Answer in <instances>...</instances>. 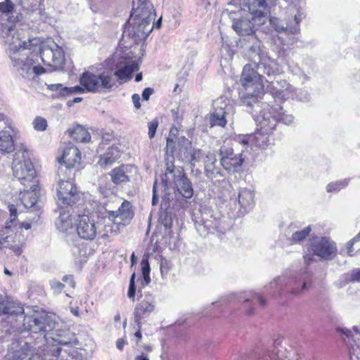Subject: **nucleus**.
I'll return each mask as SVG.
<instances>
[{
    "label": "nucleus",
    "mask_w": 360,
    "mask_h": 360,
    "mask_svg": "<svg viewBox=\"0 0 360 360\" xmlns=\"http://www.w3.org/2000/svg\"><path fill=\"white\" fill-rule=\"evenodd\" d=\"M260 65H262L264 68V73L266 74L268 76L275 75L279 74L281 72L279 65L269 56L265 61L260 62L259 66Z\"/></svg>",
    "instance_id": "nucleus-34"
},
{
    "label": "nucleus",
    "mask_w": 360,
    "mask_h": 360,
    "mask_svg": "<svg viewBox=\"0 0 360 360\" xmlns=\"http://www.w3.org/2000/svg\"><path fill=\"white\" fill-rule=\"evenodd\" d=\"M252 45L248 48L247 55L249 60L253 62L255 67L259 68L261 61H265L268 58L266 53L261 49V42L257 39L256 36L250 37Z\"/></svg>",
    "instance_id": "nucleus-19"
},
{
    "label": "nucleus",
    "mask_w": 360,
    "mask_h": 360,
    "mask_svg": "<svg viewBox=\"0 0 360 360\" xmlns=\"http://www.w3.org/2000/svg\"><path fill=\"white\" fill-rule=\"evenodd\" d=\"M10 239H11V236L6 234L5 231L0 233V248L1 247L8 248L11 241Z\"/></svg>",
    "instance_id": "nucleus-57"
},
{
    "label": "nucleus",
    "mask_w": 360,
    "mask_h": 360,
    "mask_svg": "<svg viewBox=\"0 0 360 360\" xmlns=\"http://www.w3.org/2000/svg\"><path fill=\"white\" fill-rule=\"evenodd\" d=\"M139 69V62L134 60H125L124 61L119 62L116 65V70L114 75L121 80L129 79L131 78L132 72L138 70Z\"/></svg>",
    "instance_id": "nucleus-20"
},
{
    "label": "nucleus",
    "mask_w": 360,
    "mask_h": 360,
    "mask_svg": "<svg viewBox=\"0 0 360 360\" xmlns=\"http://www.w3.org/2000/svg\"><path fill=\"white\" fill-rule=\"evenodd\" d=\"M205 169L208 178L222 176L219 167L217 165V158L214 152L209 151L204 158Z\"/></svg>",
    "instance_id": "nucleus-25"
},
{
    "label": "nucleus",
    "mask_w": 360,
    "mask_h": 360,
    "mask_svg": "<svg viewBox=\"0 0 360 360\" xmlns=\"http://www.w3.org/2000/svg\"><path fill=\"white\" fill-rule=\"evenodd\" d=\"M120 226H118V229L116 228L114 221L112 222V224H105L104 226V233H102V232L101 231V237L103 239L108 238L110 236V233L117 234V233L120 232Z\"/></svg>",
    "instance_id": "nucleus-47"
},
{
    "label": "nucleus",
    "mask_w": 360,
    "mask_h": 360,
    "mask_svg": "<svg viewBox=\"0 0 360 360\" xmlns=\"http://www.w3.org/2000/svg\"><path fill=\"white\" fill-rule=\"evenodd\" d=\"M79 82L86 91L91 93L106 91L111 89L116 84L115 79L110 72H103L96 75L86 71L81 75Z\"/></svg>",
    "instance_id": "nucleus-5"
},
{
    "label": "nucleus",
    "mask_w": 360,
    "mask_h": 360,
    "mask_svg": "<svg viewBox=\"0 0 360 360\" xmlns=\"http://www.w3.org/2000/svg\"><path fill=\"white\" fill-rule=\"evenodd\" d=\"M165 187L174 184L178 193L170 194L165 193L162 198L161 206L165 209L175 208L178 207V198H191L193 195L192 184L181 169L175 168L172 162L167 163L166 171L162 178Z\"/></svg>",
    "instance_id": "nucleus-2"
},
{
    "label": "nucleus",
    "mask_w": 360,
    "mask_h": 360,
    "mask_svg": "<svg viewBox=\"0 0 360 360\" xmlns=\"http://www.w3.org/2000/svg\"><path fill=\"white\" fill-rule=\"evenodd\" d=\"M13 176L24 186L34 188L38 184L37 172L31 161L29 151L20 150L14 155L12 165Z\"/></svg>",
    "instance_id": "nucleus-3"
},
{
    "label": "nucleus",
    "mask_w": 360,
    "mask_h": 360,
    "mask_svg": "<svg viewBox=\"0 0 360 360\" xmlns=\"http://www.w3.org/2000/svg\"><path fill=\"white\" fill-rule=\"evenodd\" d=\"M177 146L180 154L184 155L192 148L191 142L185 136L177 139Z\"/></svg>",
    "instance_id": "nucleus-43"
},
{
    "label": "nucleus",
    "mask_w": 360,
    "mask_h": 360,
    "mask_svg": "<svg viewBox=\"0 0 360 360\" xmlns=\"http://www.w3.org/2000/svg\"><path fill=\"white\" fill-rule=\"evenodd\" d=\"M270 88L276 96L282 99L292 98L295 94L294 88L285 80L271 82Z\"/></svg>",
    "instance_id": "nucleus-22"
},
{
    "label": "nucleus",
    "mask_w": 360,
    "mask_h": 360,
    "mask_svg": "<svg viewBox=\"0 0 360 360\" xmlns=\"http://www.w3.org/2000/svg\"><path fill=\"white\" fill-rule=\"evenodd\" d=\"M141 271L143 278V281L146 285L150 282V267L148 259L143 258L141 262Z\"/></svg>",
    "instance_id": "nucleus-45"
},
{
    "label": "nucleus",
    "mask_w": 360,
    "mask_h": 360,
    "mask_svg": "<svg viewBox=\"0 0 360 360\" xmlns=\"http://www.w3.org/2000/svg\"><path fill=\"white\" fill-rule=\"evenodd\" d=\"M45 72V69L43 67L39 65H34L33 72L35 75H41Z\"/></svg>",
    "instance_id": "nucleus-64"
},
{
    "label": "nucleus",
    "mask_w": 360,
    "mask_h": 360,
    "mask_svg": "<svg viewBox=\"0 0 360 360\" xmlns=\"http://www.w3.org/2000/svg\"><path fill=\"white\" fill-rule=\"evenodd\" d=\"M121 156L120 151L117 146H111L108 148L106 152L101 156L98 164L103 168L112 165Z\"/></svg>",
    "instance_id": "nucleus-27"
},
{
    "label": "nucleus",
    "mask_w": 360,
    "mask_h": 360,
    "mask_svg": "<svg viewBox=\"0 0 360 360\" xmlns=\"http://www.w3.org/2000/svg\"><path fill=\"white\" fill-rule=\"evenodd\" d=\"M55 322L46 314L34 313L30 316H25L23 319V326L25 329L32 333H41L43 338L46 336V332L54 328Z\"/></svg>",
    "instance_id": "nucleus-11"
},
{
    "label": "nucleus",
    "mask_w": 360,
    "mask_h": 360,
    "mask_svg": "<svg viewBox=\"0 0 360 360\" xmlns=\"http://www.w3.org/2000/svg\"><path fill=\"white\" fill-rule=\"evenodd\" d=\"M14 150V144L11 135L8 131L0 132V150L3 153H11Z\"/></svg>",
    "instance_id": "nucleus-33"
},
{
    "label": "nucleus",
    "mask_w": 360,
    "mask_h": 360,
    "mask_svg": "<svg viewBox=\"0 0 360 360\" xmlns=\"http://www.w3.org/2000/svg\"><path fill=\"white\" fill-rule=\"evenodd\" d=\"M50 285L56 293H60L65 287L63 283L56 279L50 281Z\"/></svg>",
    "instance_id": "nucleus-56"
},
{
    "label": "nucleus",
    "mask_w": 360,
    "mask_h": 360,
    "mask_svg": "<svg viewBox=\"0 0 360 360\" xmlns=\"http://www.w3.org/2000/svg\"><path fill=\"white\" fill-rule=\"evenodd\" d=\"M139 6L137 8H133L129 21L132 20L134 15H136L137 12H155L153 4L148 0H138Z\"/></svg>",
    "instance_id": "nucleus-35"
},
{
    "label": "nucleus",
    "mask_w": 360,
    "mask_h": 360,
    "mask_svg": "<svg viewBox=\"0 0 360 360\" xmlns=\"http://www.w3.org/2000/svg\"><path fill=\"white\" fill-rule=\"evenodd\" d=\"M37 187V186L31 188L30 186H25L23 191H20V199L25 207H32L36 204L38 199Z\"/></svg>",
    "instance_id": "nucleus-29"
},
{
    "label": "nucleus",
    "mask_w": 360,
    "mask_h": 360,
    "mask_svg": "<svg viewBox=\"0 0 360 360\" xmlns=\"http://www.w3.org/2000/svg\"><path fill=\"white\" fill-rule=\"evenodd\" d=\"M86 91L85 88L79 86H75L73 87H65L63 92L66 94V96H69L74 94H83Z\"/></svg>",
    "instance_id": "nucleus-52"
},
{
    "label": "nucleus",
    "mask_w": 360,
    "mask_h": 360,
    "mask_svg": "<svg viewBox=\"0 0 360 360\" xmlns=\"http://www.w3.org/2000/svg\"><path fill=\"white\" fill-rule=\"evenodd\" d=\"M205 154L200 149L191 148L185 155L184 159L191 162L193 165L200 162Z\"/></svg>",
    "instance_id": "nucleus-38"
},
{
    "label": "nucleus",
    "mask_w": 360,
    "mask_h": 360,
    "mask_svg": "<svg viewBox=\"0 0 360 360\" xmlns=\"http://www.w3.org/2000/svg\"><path fill=\"white\" fill-rule=\"evenodd\" d=\"M156 14L155 12H137L134 15L133 19L128 21L129 23L136 25L133 27L131 37L134 42L138 44L145 40L154 27V22Z\"/></svg>",
    "instance_id": "nucleus-8"
},
{
    "label": "nucleus",
    "mask_w": 360,
    "mask_h": 360,
    "mask_svg": "<svg viewBox=\"0 0 360 360\" xmlns=\"http://www.w3.org/2000/svg\"><path fill=\"white\" fill-rule=\"evenodd\" d=\"M127 344V342L123 339V338H120V339H118L116 342V347L117 348L122 351L124 347V345H126Z\"/></svg>",
    "instance_id": "nucleus-63"
},
{
    "label": "nucleus",
    "mask_w": 360,
    "mask_h": 360,
    "mask_svg": "<svg viewBox=\"0 0 360 360\" xmlns=\"http://www.w3.org/2000/svg\"><path fill=\"white\" fill-rule=\"evenodd\" d=\"M39 53L44 64L54 69L62 68L65 63L64 51L53 39H48L41 44Z\"/></svg>",
    "instance_id": "nucleus-9"
},
{
    "label": "nucleus",
    "mask_w": 360,
    "mask_h": 360,
    "mask_svg": "<svg viewBox=\"0 0 360 360\" xmlns=\"http://www.w3.org/2000/svg\"><path fill=\"white\" fill-rule=\"evenodd\" d=\"M276 0H243L245 15L234 18L232 27L240 36H255V30L268 18L269 8Z\"/></svg>",
    "instance_id": "nucleus-1"
},
{
    "label": "nucleus",
    "mask_w": 360,
    "mask_h": 360,
    "mask_svg": "<svg viewBox=\"0 0 360 360\" xmlns=\"http://www.w3.org/2000/svg\"><path fill=\"white\" fill-rule=\"evenodd\" d=\"M3 301L0 302V315L1 314H11V315H22L24 312V309L19 304L10 301L6 294L4 295Z\"/></svg>",
    "instance_id": "nucleus-26"
},
{
    "label": "nucleus",
    "mask_w": 360,
    "mask_h": 360,
    "mask_svg": "<svg viewBox=\"0 0 360 360\" xmlns=\"http://www.w3.org/2000/svg\"><path fill=\"white\" fill-rule=\"evenodd\" d=\"M153 93V89L152 88H150V87L146 88L143 90V94H142L143 99L146 100V101L148 100Z\"/></svg>",
    "instance_id": "nucleus-61"
},
{
    "label": "nucleus",
    "mask_w": 360,
    "mask_h": 360,
    "mask_svg": "<svg viewBox=\"0 0 360 360\" xmlns=\"http://www.w3.org/2000/svg\"><path fill=\"white\" fill-rule=\"evenodd\" d=\"M13 9V4L10 0H6L0 3V11L5 13L12 12Z\"/></svg>",
    "instance_id": "nucleus-53"
},
{
    "label": "nucleus",
    "mask_w": 360,
    "mask_h": 360,
    "mask_svg": "<svg viewBox=\"0 0 360 360\" xmlns=\"http://www.w3.org/2000/svg\"><path fill=\"white\" fill-rule=\"evenodd\" d=\"M156 186H157V182H155L153 184V198H152V205L153 206L157 205L158 203V200H159V197L157 194Z\"/></svg>",
    "instance_id": "nucleus-60"
},
{
    "label": "nucleus",
    "mask_w": 360,
    "mask_h": 360,
    "mask_svg": "<svg viewBox=\"0 0 360 360\" xmlns=\"http://www.w3.org/2000/svg\"><path fill=\"white\" fill-rule=\"evenodd\" d=\"M133 217L134 213L131 209V204L127 201H124L117 210L108 212L109 219L115 222L117 229L118 226L123 228L128 224Z\"/></svg>",
    "instance_id": "nucleus-15"
},
{
    "label": "nucleus",
    "mask_w": 360,
    "mask_h": 360,
    "mask_svg": "<svg viewBox=\"0 0 360 360\" xmlns=\"http://www.w3.org/2000/svg\"><path fill=\"white\" fill-rule=\"evenodd\" d=\"M174 130L177 131L176 128H173L170 131L169 136L167 139V146H166V153L167 155H173L174 150H175V142L174 139L171 137L172 134L173 133Z\"/></svg>",
    "instance_id": "nucleus-50"
},
{
    "label": "nucleus",
    "mask_w": 360,
    "mask_h": 360,
    "mask_svg": "<svg viewBox=\"0 0 360 360\" xmlns=\"http://www.w3.org/2000/svg\"><path fill=\"white\" fill-rule=\"evenodd\" d=\"M72 224V222L70 216L65 213L60 214V216L58 217L56 222L57 228L62 231H66L68 229L71 228Z\"/></svg>",
    "instance_id": "nucleus-39"
},
{
    "label": "nucleus",
    "mask_w": 360,
    "mask_h": 360,
    "mask_svg": "<svg viewBox=\"0 0 360 360\" xmlns=\"http://www.w3.org/2000/svg\"><path fill=\"white\" fill-rule=\"evenodd\" d=\"M27 49V43L26 41H20L18 44L13 42L9 45V53L13 66L24 77H29L32 74L34 67V55L29 56L30 51Z\"/></svg>",
    "instance_id": "nucleus-4"
},
{
    "label": "nucleus",
    "mask_w": 360,
    "mask_h": 360,
    "mask_svg": "<svg viewBox=\"0 0 360 360\" xmlns=\"http://www.w3.org/2000/svg\"><path fill=\"white\" fill-rule=\"evenodd\" d=\"M80 160L81 156L79 149L74 146H70L63 150V153L59 159V162L60 164L63 163L66 168H71L75 164L79 163Z\"/></svg>",
    "instance_id": "nucleus-23"
},
{
    "label": "nucleus",
    "mask_w": 360,
    "mask_h": 360,
    "mask_svg": "<svg viewBox=\"0 0 360 360\" xmlns=\"http://www.w3.org/2000/svg\"><path fill=\"white\" fill-rule=\"evenodd\" d=\"M337 253L335 243L326 237H314L309 241L307 252L303 258L304 262L309 264L313 259V256L316 255L323 259H332Z\"/></svg>",
    "instance_id": "nucleus-6"
},
{
    "label": "nucleus",
    "mask_w": 360,
    "mask_h": 360,
    "mask_svg": "<svg viewBox=\"0 0 360 360\" xmlns=\"http://www.w3.org/2000/svg\"><path fill=\"white\" fill-rule=\"evenodd\" d=\"M241 94V102L243 105L252 108L257 104V98L261 94H252V91H245L240 93Z\"/></svg>",
    "instance_id": "nucleus-36"
},
{
    "label": "nucleus",
    "mask_w": 360,
    "mask_h": 360,
    "mask_svg": "<svg viewBox=\"0 0 360 360\" xmlns=\"http://www.w3.org/2000/svg\"><path fill=\"white\" fill-rule=\"evenodd\" d=\"M76 231L79 238L86 240H93L98 233H101L99 225L86 214L78 216Z\"/></svg>",
    "instance_id": "nucleus-13"
},
{
    "label": "nucleus",
    "mask_w": 360,
    "mask_h": 360,
    "mask_svg": "<svg viewBox=\"0 0 360 360\" xmlns=\"http://www.w3.org/2000/svg\"><path fill=\"white\" fill-rule=\"evenodd\" d=\"M288 12L290 18H288L285 26L281 24L277 19H271L270 21L277 32L281 33L285 32L291 34H295L299 32V23L305 18V15L302 11L294 6L290 7Z\"/></svg>",
    "instance_id": "nucleus-12"
},
{
    "label": "nucleus",
    "mask_w": 360,
    "mask_h": 360,
    "mask_svg": "<svg viewBox=\"0 0 360 360\" xmlns=\"http://www.w3.org/2000/svg\"><path fill=\"white\" fill-rule=\"evenodd\" d=\"M8 210L10 212V225H7L5 226L4 229L2 231V232H6V234L9 235V233L11 231V227L15 222V221L17 219L18 213H17V209L14 205H8Z\"/></svg>",
    "instance_id": "nucleus-46"
},
{
    "label": "nucleus",
    "mask_w": 360,
    "mask_h": 360,
    "mask_svg": "<svg viewBox=\"0 0 360 360\" xmlns=\"http://www.w3.org/2000/svg\"><path fill=\"white\" fill-rule=\"evenodd\" d=\"M261 78L262 76L255 70L252 65L247 64L243 68L240 82L241 86H248L249 82L253 81L257 86L256 88H260Z\"/></svg>",
    "instance_id": "nucleus-24"
},
{
    "label": "nucleus",
    "mask_w": 360,
    "mask_h": 360,
    "mask_svg": "<svg viewBox=\"0 0 360 360\" xmlns=\"http://www.w3.org/2000/svg\"><path fill=\"white\" fill-rule=\"evenodd\" d=\"M34 128L37 131H44L46 129L47 122L43 117H37L33 122Z\"/></svg>",
    "instance_id": "nucleus-51"
},
{
    "label": "nucleus",
    "mask_w": 360,
    "mask_h": 360,
    "mask_svg": "<svg viewBox=\"0 0 360 360\" xmlns=\"http://www.w3.org/2000/svg\"><path fill=\"white\" fill-rule=\"evenodd\" d=\"M283 351H280L278 349L274 348L272 351H268L264 353L262 356L259 357V360H290L287 357L283 359Z\"/></svg>",
    "instance_id": "nucleus-37"
},
{
    "label": "nucleus",
    "mask_w": 360,
    "mask_h": 360,
    "mask_svg": "<svg viewBox=\"0 0 360 360\" xmlns=\"http://www.w3.org/2000/svg\"><path fill=\"white\" fill-rule=\"evenodd\" d=\"M359 241H360V233L347 243V252L349 255H351V256L353 255V252H354L353 246L354 244H356Z\"/></svg>",
    "instance_id": "nucleus-59"
},
{
    "label": "nucleus",
    "mask_w": 360,
    "mask_h": 360,
    "mask_svg": "<svg viewBox=\"0 0 360 360\" xmlns=\"http://www.w3.org/2000/svg\"><path fill=\"white\" fill-rule=\"evenodd\" d=\"M129 172V166L127 165H122L113 169L110 173L112 181L117 185L129 182L130 181Z\"/></svg>",
    "instance_id": "nucleus-28"
},
{
    "label": "nucleus",
    "mask_w": 360,
    "mask_h": 360,
    "mask_svg": "<svg viewBox=\"0 0 360 360\" xmlns=\"http://www.w3.org/2000/svg\"><path fill=\"white\" fill-rule=\"evenodd\" d=\"M349 179H345L343 180H340V181L330 183L326 186V190L328 192L339 191L342 188H345L349 184Z\"/></svg>",
    "instance_id": "nucleus-44"
},
{
    "label": "nucleus",
    "mask_w": 360,
    "mask_h": 360,
    "mask_svg": "<svg viewBox=\"0 0 360 360\" xmlns=\"http://www.w3.org/2000/svg\"><path fill=\"white\" fill-rule=\"evenodd\" d=\"M219 155H220V164L224 162V165H227L226 162L228 161L229 158H233L234 156L238 155V154H235L233 153V150L232 148L224 145L221 147L219 150Z\"/></svg>",
    "instance_id": "nucleus-42"
},
{
    "label": "nucleus",
    "mask_w": 360,
    "mask_h": 360,
    "mask_svg": "<svg viewBox=\"0 0 360 360\" xmlns=\"http://www.w3.org/2000/svg\"><path fill=\"white\" fill-rule=\"evenodd\" d=\"M91 10L94 13L103 12L109 6L108 0H89Z\"/></svg>",
    "instance_id": "nucleus-40"
},
{
    "label": "nucleus",
    "mask_w": 360,
    "mask_h": 360,
    "mask_svg": "<svg viewBox=\"0 0 360 360\" xmlns=\"http://www.w3.org/2000/svg\"><path fill=\"white\" fill-rule=\"evenodd\" d=\"M158 126V121L157 120H153L148 123V136L150 139L154 137L157 128Z\"/></svg>",
    "instance_id": "nucleus-55"
},
{
    "label": "nucleus",
    "mask_w": 360,
    "mask_h": 360,
    "mask_svg": "<svg viewBox=\"0 0 360 360\" xmlns=\"http://www.w3.org/2000/svg\"><path fill=\"white\" fill-rule=\"evenodd\" d=\"M258 121L260 128L253 134H250V141H252V146L266 149L271 144L269 137L274 129H269L268 127H263L262 114L258 117Z\"/></svg>",
    "instance_id": "nucleus-16"
},
{
    "label": "nucleus",
    "mask_w": 360,
    "mask_h": 360,
    "mask_svg": "<svg viewBox=\"0 0 360 360\" xmlns=\"http://www.w3.org/2000/svg\"><path fill=\"white\" fill-rule=\"evenodd\" d=\"M245 91H252V94H262L264 90V84L262 82V79L260 80V88H256V85L255 84V82H249L248 86H242Z\"/></svg>",
    "instance_id": "nucleus-49"
},
{
    "label": "nucleus",
    "mask_w": 360,
    "mask_h": 360,
    "mask_svg": "<svg viewBox=\"0 0 360 360\" xmlns=\"http://www.w3.org/2000/svg\"><path fill=\"white\" fill-rule=\"evenodd\" d=\"M70 136L76 141L88 142L91 140L89 131L82 126L77 125L68 130Z\"/></svg>",
    "instance_id": "nucleus-31"
},
{
    "label": "nucleus",
    "mask_w": 360,
    "mask_h": 360,
    "mask_svg": "<svg viewBox=\"0 0 360 360\" xmlns=\"http://www.w3.org/2000/svg\"><path fill=\"white\" fill-rule=\"evenodd\" d=\"M58 198L63 205L72 206L79 199V193L72 182L61 181L58 184Z\"/></svg>",
    "instance_id": "nucleus-14"
},
{
    "label": "nucleus",
    "mask_w": 360,
    "mask_h": 360,
    "mask_svg": "<svg viewBox=\"0 0 360 360\" xmlns=\"http://www.w3.org/2000/svg\"><path fill=\"white\" fill-rule=\"evenodd\" d=\"M195 227L202 236L215 232L223 233L227 228L222 221L221 214L209 208H205L202 211L199 220L195 221Z\"/></svg>",
    "instance_id": "nucleus-7"
},
{
    "label": "nucleus",
    "mask_w": 360,
    "mask_h": 360,
    "mask_svg": "<svg viewBox=\"0 0 360 360\" xmlns=\"http://www.w3.org/2000/svg\"><path fill=\"white\" fill-rule=\"evenodd\" d=\"M261 114L262 115L263 127H268L269 129H275L278 122L289 125L291 124L295 120V117L292 115L285 113L283 108L279 105L274 106L267 105L266 108H263Z\"/></svg>",
    "instance_id": "nucleus-10"
},
{
    "label": "nucleus",
    "mask_w": 360,
    "mask_h": 360,
    "mask_svg": "<svg viewBox=\"0 0 360 360\" xmlns=\"http://www.w3.org/2000/svg\"><path fill=\"white\" fill-rule=\"evenodd\" d=\"M243 162V158H242V153H238V155L234 156L233 158H229L224 165V162L221 164L223 168L229 173L238 172Z\"/></svg>",
    "instance_id": "nucleus-32"
},
{
    "label": "nucleus",
    "mask_w": 360,
    "mask_h": 360,
    "mask_svg": "<svg viewBox=\"0 0 360 360\" xmlns=\"http://www.w3.org/2000/svg\"><path fill=\"white\" fill-rule=\"evenodd\" d=\"M65 86H63L61 84H52L48 86V89L53 91H58V96L61 97H65L66 94L63 92V89Z\"/></svg>",
    "instance_id": "nucleus-54"
},
{
    "label": "nucleus",
    "mask_w": 360,
    "mask_h": 360,
    "mask_svg": "<svg viewBox=\"0 0 360 360\" xmlns=\"http://www.w3.org/2000/svg\"><path fill=\"white\" fill-rule=\"evenodd\" d=\"M219 155H220V164L224 162V165H227L226 162L228 161L229 158H233L234 156L238 155V154H235L233 153V150L232 148L224 145L221 147L219 150Z\"/></svg>",
    "instance_id": "nucleus-41"
},
{
    "label": "nucleus",
    "mask_w": 360,
    "mask_h": 360,
    "mask_svg": "<svg viewBox=\"0 0 360 360\" xmlns=\"http://www.w3.org/2000/svg\"><path fill=\"white\" fill-rule=\"evenodd\" d=\"M310 231V226L305 227L301 231H297L292 235V240L294 242H299L305 238Z\"/></svg>",
    "instance_id": "nucleus-48"
},
{
    "label": "nucleus",
    "mask_w": 360,
    "mask_h": 360,
    "mask_svg": "<svg viewBox=\"0 0 360 360\" xmlns=\"http://www.w3.org/2000/svg\"><path fill=\"white\" fill-rule=\"evenodd\" d=\"M10 239H11V236L6 234L5 231L0 233V248L1 247L8 248L11 241Z\"/></svg>",
    "instance_id": "nucleus-58"
},
{
    "label": "nucleus",
    "mask_w": 360,
    "mask_h": 360,
    "mask_svg": "<svg viewBox=\"0 0 360 360\" xmlns=\"http://www.w3.org/2000/svg\"><path fill=\"white\" fill-rule=\"evenodd\" d=\"M131 98L135 108L137 109L141 107L139 95L137 94H134L132 95Z\"/></svg>",
    "instance_id": "nucleus-62"
},
{
    "label": "nucleus",
    "mask_w": 360,
    "mask_h": 360,
    "mask_svg": "<svg viewBox=\"0 0 360 360\" xmlns=\"http://www.w3.org/2000/svg\"><path fill=\"white\" fill-rule=\"evenodd\" d=\"M225 99L221 97L214 101L213 105L215 111L211 115L210 124L213 126L224 127L226 124V117L232 107L225 103Z\"/></svg>",
    "instance_id": "nucleus-17"
},
{
    "label": "nucleus",
    "mask_w": 360,
    "mask_h": 360,
    "mask_svg": "<svg viewBox=\"0 0 360 360\" xmlns=\"http://www.w3.org/2000/svg\"><path fill=\"white\" fill-rule=\"evenodd\" d=\"M154 301L150 295H146L145 298L136 305L134 312V322L140 327L141 320L149 316L154 310Z\"/></svg>",
    "instance_id": "nucleus-18"
},
{
    "label": "nucleus",
    "mask_w": 360,
    "mask_h": 360,
    "mask_svg": "<svg viewBox=\"0 0 360 360\" xmlns=\"http://www.w3.org/2000/svg\"><path fill=\"white\" fill-rule=\"evenodd\" d=\"M10 350L11 357L14 360L30 359L32 354L30 344L22 341L13 342Z\"/></svg>",
    "instance_id": "nucleus-21"
},
{
    "label": "nucleus",
    "mask_w": 360,
    "mask_h": 360,
    "mask_svg": "<svg viewBox=\"0 0 360 360\" xmlns=\"http://www.w3.org/2000/svg\"><path fill=\"white\" fill-rule=\"evenodd\" d=\"M238 203L245 210L251 209L255 203V192L253 190L241 188L238 191Z\"/></svg>",
    "instance_id": "nucleus-30"
}]
</instances>
